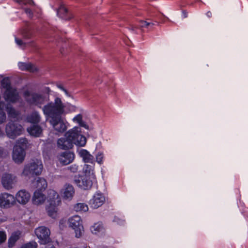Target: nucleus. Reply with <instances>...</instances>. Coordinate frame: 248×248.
<instances>
[{
  "label": "nucleus",
  "instance_id": "1",
  "mask_svg": "<svg viewBox=\"0 0 248 248\" xmlns=\"http://www.w3.org/2000/svg\"><path fill=\"white\" fill-rule=\"evenodd\" d=\"M66 106L59 97H56L54 102H50L42 108L44 114L50 118L49 123L57 134L62 133L66 130V126L61 115L66 113Z\"/></svg>",
  "mask_w": 248,
  "mask_h": 248
},
{
  "label": "nucleus",
  "instance_id": "2",
  "mask_svg": "<svg viewBox=\"0 0 248 248\" xmlns=\"http://www.w3.org/2000/svg\"><path fill=\"white\" fill-rule=\"evenodd\" d=\"M23 96L29 104L37 106L39 108H41L42 106L49 100V97L44 94L31 92L29 91L24 92Z\"/></svg>",
  "mask_w": 248,
  "mask_h": 248
},
{
  "label": "nucleus",
  "instance_id": "3",
  "mask_svg": "<svg viewBox=\"0 0 248 248\" xmlns=\"http://www.w3.org/2000/svg\"><path fill=\"white\" fill-rule=\"evenodd\" d=\"M43 169L42 161L39 159L32 160L26 164L23 170L22 175L31 178L41 174Z\"/></svg>",
  "mask_w": 248,
  "mask_h": 248
},
{
  "label": "nucleus",
  "instance_id": "4",
  "mask_svg": "<svg viewBox=\"0 0 248 248\" xmlns=\"http://www.w3.org/2000/svg\"><path fill=\"white\" fill-rule=\"evenodd\" d=\"M2 85L4 88L6 89L3 95L4 98L6 101L15 103L19 100L20 97L18 92L16 89L10 86L8 79H4L2 80Z\"/></svg>",
  "mask_w": 248,
  "mask_h": 248
},
{
  "label": "nucleus",
  "instance_id": "5",
  "mask_svg": "<svg viewBox=\"0 0 248 248\" xmlns=\"http://www.w3.org/2000/svg\"><path fill=\"white\" fill-rule=\"evenodd\" d=\"M23 130L22 126L15 122H9L5 126L6 134L12 139H15L17 136L20 135Z\"/></svg>",
  "mask_w": 248,
  "mask_h": 248
},
{
  "label": "nucleus",
  "instance_id": "6",
  "mask_svg": "<svg viewBox=\"0 0 248 248\" xmlns=\"http://www.w3.org/2000/svg\"><path fill=\"white\" fill-rule=\"evenodd\" d=\"M68 222L69 226L74 230L76 237H80L84 232L80 217L78 216H74L68 219Z\"/></svg>",
  "mask_w": 248,
  "mask_h": 248
},
{
  "label": "nucleus",
  "instance_id": "7",
  "mask_svg": "<svg viewBox=\"0 0 248 248\" xmlns=\"http://www.w3.org/2000/svg\"><path fill=\"white\" fill-rule=\"evenodd\" d=\"M35 234L39 239L40 244L46 245L51 242L49 237L50 232L46 227L41 226L35 230Z\"/></svg>",
  "mask_w": 248,
  "mask_h": 248
},
{
  "label": "nucleus",
  "instance_id": "8",
  "mask_svg": "<svg viewBox=\"0 0 248 248\" xmlns=\"http://www.w3.org/2000/svg\"><path fill=\"white\" fill-rule=\"evenodd\" d=\"M1 182L5 189L10 190L16 185L17 182V178L14 174L5 173L1 177Z\"/></svg>",
  "mask_w": 248,
  "mask_h": 248
},
{
  "label": "nucleus",
  "instance_id": "9",
  "mask_svg": "<svg viewBox=\"0 0 248 248\" xmlns=\"http://www.w3.org/2000/svg\"><path fill=\"white\" fill-rule=\"evenodd\" d=\"M71 131L67 132L63 137L58 139L57 146L62 150H67L71 148L73 145V139L72 138Z\"/></svg>",
  "mask_w": 248,
  "mask_h": 248
},
{
  "label": "nucleus",
  "instance_id": "10",
  "mask_svg": "<svg viewBox=\"0 0 248 248\" xmlns=\"http://www.w3.org/2000/svg\"><path fill=\"white\" fill-rule=\"evenodd\" d=\"M16 204L15 196L8 193H3L0 194V207L3 209H8Z\"/></svg>",
  "mask_w": 248,
  "mask_h": 248
},
{
  "label": "nucleus",
  "instance_id": "11",
  "mask_svg": "<svg viewBox=\"0 0 248 248\" xmlns=\"http://www.w3.org/2000/svg\"><path fill=\"white\" fill-rule=\"evenodd\" d=\"M71 131L72 138L73 139V144L84 146L86 143V138L79 133L78 128L74 127L70 130Z\"/></svg>",
  "mask_w": 248,
  "mask_h": 248
},
{
  "label": "nucleus",
  "instance_id": "12",
  "mask_svg": "<svg viewBox=\"0 0 248 248\" xmlns=\"http://www.w3.org/2000/svg\"><path fill=\"white\" fill-rule=\"evenodd\" d=\"M105 202V197L104 195L101 193L97 192L90 200L89 204L92 208L96 209L102 206Z\"/></svg>",
  "mask_w": 248,
  "mask_h": 248
},
{
  "label": "nucleus",
  "instance_id": "13",
  "mask_svg": "<svg viewBox=\"0 0 248 248\" xmlns=\"http://www.w3.org/2000/svg\"><path fill=\"white\" fill-rule=\"evenodd\" d=\"M62 197L66 200H71L75 194V189L72 185L66 184L60 191Z\"/></svg>",
  "mask_w": 248,
  "mask_h": 248
},
{
  "label": "nucleus",
  "instance_id": "14",
  "mask_svg": "<svg viewBox=\"0 0 248 248\" xmlns=\"http://www.w3.org/2000/svg\"><path fill=\"white\" fill-rule=\"evenodd\" d=\"M26 153L24 150L18 146H14L12 153V158L16 163H21L24 160Z\"/></svg>",
  "mask_w": 248,
  "mask_h": 248
},
{
  "label": "nucleus",
  "instance_id": "15",
  "mask_svg": "<svg viewBox=\"0 0 248 248\" xmlns=\"http://www.w3.org/2000/svg\"><path fill=\"white\" fill-rule=\"evenodd\" d=\"M47 201L50 205L54 206H59L61 203V200L59 194L53 189L48 190Z\"/></svg>",
  "mask_w": 248,
  "mask_h": 248
},
{
  "label": "nucleus",
  "instance_id": "16",
  "mask_svg": "<svg viewBox=\"0 0 248 248\" xmlns=\"http://www.w3.org/2000/svg\"><path fill=\"white\" fill-rule=\"evenodd\" d=\"M30 194L26 190L21 189L18 191L15 197L16 202L21 204H26L30 200Z\"/></svg>",
  "mask_w": 248,
  "mask_h": 248
},
{
  "label": "nucleus",
  "instance_id": "17",
  "mask_svg": "<svg viewBox=\"0 0 248 248\" xmlns=\"http://www.w3.org/2000/svg\"><path fill=\"white\" fill-rule=\"evenodd\" d=\"M75 182L78 187L83 189L90 188L93 185L92 181L86 176L80 177Z\"/></svg>",
  "mask_w": 248,
  "mask_h": 248
},
{
  "label": "nucleus",
  "instance_id": "18",
  "mask_svg": "<svg viewBox=\"0 0 248 248\" xmlns=\"http://www.w3.org/2000/svg\"><path fill=\"white\" fill-rule=\"evenodd\" d=\"M74 158V154L70 152H63L58 156L60 162L63 165L70 164L73 161Z\"/></svg>",
  "mask_w": 248,
  "mask_h": 248
},
{
  "label": "nucleus",
  "instance_id": "19",
  "mask_svg": "<svg viewBox=\"0 0 248 248\" xmlns=\"http://www.w3.org/2000/svg\"><path fill=\"white\" fill-rule=\"evenodd\" d=\"M46 199V195L40 190L34 192L32 197V203L34 205H40L43 204Z\"/></svg>",
  "mask_w": 248,
  "mask_h": 248
},
{
  "label": "nucleus",
  "instance_id": "20",
  "mask_svg": "<svg viewBox=\"0 0 248 248\" xmlns=\"http://www.w3.org/2000/svg\"><path fill=\"white\" fill-rule=\"evenodd\" d=\"M18 67L19 69L23 71H27L31 72H34L37 71V68L30 62H22L18 63Z\"/></svg>",
  "mask_w": 248,
  "mask_h": 248
},
{
  "label": "nucleus",
  "instance_id": "21",
  "mask_svg": "<svg viewBox=\"0 0 248 248\" xmlns=\"http://www.w3.org/2000/svg\"><path fill=\"white\" fill-rule=\"evenodd\" d=\"M33 186L38 190L45 189L47 186V184L46 179L41 177H38L33 182Z\"/></svg>",
  "mask_w": 248,
  "mask_h": 248
},
{
  "label": "nucleus",
  "instance_id": "22",
  "mask_svg": "<svg viewBox=\"0 0 248 248\" xmlns=\"http://www.w3.org/2000/svg\"><path fill=\"white\" fill-rule=\"evenodd\" d=\"M41 117L38 112L34 111L29 115L27 117L28 122L37 124L41 121Z\"/></svg>",
  "mask_w": 248,
  "mask_h": 248
},
{
  "label": "nucleus",
  "instance_id": "23",
  "mask_svg": "<svg viewBox=\"0 0 248 248\" xmlns=\"http://www.w3.org/2000/svg\"><path fill=\"white\" fill-rule=\"evenodd\" d=\"M79 155L82 158L85 162L93 163V157L86 150L82 149L79 152Z\"/></svg>",
  "mask_w": 248,
  "mask_h": 248
},
{
  "label": "nucleus",
  "instance_id": "24",
  "mask_svg": "<svg viewBox=\"0 0 248 248\" xmlns=\"http://www.w3.org/2000/svg\"><path fill=\"white\" fill-rule=\"evenodd\" d=\"M154 25V24L153 23L140 21L138 25H136L135 26L132 25L130 27V29L133 31H135V30L138 28H147L148 29H151Z\"/></svg>",
  "mask_w": 248,
  "mask_h": 248
},
{
  "label": "nucleus",
  "instance_id": "25",
  "mask_svg": "<svg viewBox=\"0 0 248 248\" xmlns=\"http://www.w3.org/2000/svg\"><path fill=\"white\" fill-rule=\"evenodd\" d=\"M30 135L34 137H40L42 132V129L39 125H33L27 129Z\"/></svg>",
  "mask_w": 248,
  "mask_h": 248
},
{
  "label": "nucleus",
  "instance_id": "26",
  "mask_svg": "<svg viewBox=\"0 0 248 248\" xmlns=\"http://www.w3.org/2000/svg\"><path fill=\"white\" fill-rule=\"evenodd\" d=\"M90 230L93 234H97L99 232H103L104 228L101 222H97L91 227Z\"/></svg>",
  "mask_w": 248,
  "mask_h": 248
},
{
  "label": "nucleus",
  "instance_id": "27",
  "mask_svg": "<svg viewBox=\"0 0 248 248\" xmlns=\"http://www.w3.org/2000/svg\"><path fill=\"white\" fill-rule=\"evenodd\" d=\"M58 206H54L50 205L47 206L46 210L48 215L52 218H55L57 217V213L58 211L57 207Z\"/></svg>",
  "mask_w": 248,
  "mask_h": 248
},
{
  "label": "nucleus",
  "instance_id": "28",
  "mask_svg": "<svg viewBox=\"0 0 248 248\" xmlns=\"http://www.w3.org/2000/svg\"><path fill=\"white\" fill-rule=\"evenodd\" d=\"M57 15L60 17L65 19H69L71 17L67 16L68 11L67 9L64 6H61L57 11Z\"/></svg>",
  "mask_w": 248,
  "mask_h": 248
},
{
  "label": "nucleus",
  "instance_id": "29",
  "mask_svg": "<svg viewBox=\"0 0 248 248\" xmlns=\"http://www.w3.org/2000/svg\"><path fill=\"white\" fill-rule=\"evenodd\" d=\"M20 235V232L19 231L13 233L8 240L9 246L12 247L15 243L19 239Z\"/></svg>",
  "mask_w": 248,
  "mask_h": 248
},
{
  "label": "nucleus",
  "instance_id": "30",
  "mask_svg": "<svg viewBox=\"0 0 248 248\" xmlns=\"http://www.w3.org/2000/svg\"><path fill=\"white\" fill-rule=\"evenodd\" d=\"M76 212H85L88 211V206L84 203H77L74 207Z\"/></svg>",
  "mask_w": 248,
  "mask_h": 248
},
{
  "label": "nucleus",
  "instance_id": "31",
  "mask_svg": "<svg viewBox=\"0 0 248 248\" xmlns=\"http://www.w3.org/2000/svg\"><path fill=\"white\" fill-rule=\"evenodd\" d=\"M6 110L8 114V116L12 118H16L19 115V112L15 110L10 105L7 106Z\"/></svg>",
  "mask_w": 248,
  "mask_h": 248
},
{
  "label": "nucleus",
  "instance_id": "32",
  "mask_svg": "<svg viewBox=\"0 0 248 248\" xmlns=\"http://www.w3.org/2000/svg\"><path fill=\"white\" fill-rule=\"evenodd\" d=\"M28 144V142L26 138H20L16 141V144L14 146H18L25 150Z\"/></svg>",
  "mask_w": 248,
  "mask_h": 248
},
{
  "label": "nucleus",
  "instance_id": "33",
  "mask_svg": "<svg viewBox=\"0 0 248 248\" xmlns=\"http://www.w3.org/2000/svg\"><path fill=\"white\" fill-rule=\"evenodd\" d=\"M74 122L77 123L81 126H84L85 125L84 122L82 121V115L79 114L74 117L73 119Z\"/></svg>",
  "mask_w": 248,
  "mask_h": 248
},
{
  "label": "nucleus",
  "instance_id": "34",
  "mask_svg": "<svg viewBox=\"0 0 248 248\" xmlns=\"http://www.w3.org/2000/svg\"><path fill=\"white\" fill-rule=\"evenodd\" d=\"M37 244L35 241H31L24 245L22 248H37Z\"/></svg>",
  "mask_w": 248,
  "mask_h": 248
},
{
  "label": "nucleus",
  "instance_id": "35",
  "mask_svg": "<svg viewBox=\"0 0 248 248\" xmlns=\"http://www.w3.org/2000/svg\"><path fill=\"white\" fill-rule=\"evenodd\" d=\"M83 171L86 174H89L91 173L92 171L93 170V166L92 165H85L83 169Z\"/></svg>",
  "mask_w": 248,
  "mask_h": 248
},
{
  "label": "nucleus",
  "instance_id": "36",
  "mask_svg": "<svg viewBox=\"0 0 248 248\" xmlns=\"http://www.w3.org/2000/svg\"><path fill=\"white\" fill-rule=\"evenodd\" d=\"M7 238L6 233L4 231H0V245L4 242Z\"/></svg>",
  "mask_w": 248,
  "mask_h": 248
},
{
  "label": "nucleus",
  "instance_id": "37",
  "mask_svg": "<svg viewBox=\"0 0 248 248\" xmlns=\"http://www.w3.org/2000/svg\"><path fill=\"white\" fill-rule=\"evenodd\" d=\"M57 87L60 89L61 90L63 91L65 93V94L67 96H69V97H71V94L70 93L67 91V90L66 89H65L64 87L62 86V85L61 84H57L56 85Z\"/></svg>",
  "mask_w": 248,
  "mask_h": 248
},
{
  "label": "nucleus",
  "instance_id": "38",
  "mask_svg": "<svg viewBox=\"0 0 248 248\" xmlns=\"http://www.w3.org/2000/svg\"><path fill=\"white\" fill-rule=\"evenodd\" d=\"M17 45L21 47H24L26 46L25 43H24L22 40L16 38L15 39Z\"/></svg>",
  "mask_w": 248,
  "mask_h": 248
},
{
  "label": "nucleus",
  "instance_id": "39",
  "mask_svg": "<svg viewBox=\"0 0 248 248\" xmlns=\"http://www.w3.org/2000/svg\"><path fill=\"white\" fill-rule=\"evenodd\" d=\"M103 155L102 154H98L97 155H96V161L99 163V164H101L102 163V161H103Z\"/></svg>",
  "mask_w": 248,
  "mask_h": 248
},
{
  "label": "nucleus",
  "instance_id": "40",
  "mask_svg": "<svg viewBox=\"0 0 248 248\" xmlns=\"http://www.w3.org/2000/svg\"><path fill=\"white\" fill-rule=\"evenodd\" d=\"M68 170L73 172H77L78 170V166L76 165H72L69 167Z\"/></svg>",
  "mask_w": 248,
  "mask_h": 248
},
{
  "label": "nucleus",
  "instance_id": "41",
  "mask_svg": "<svg viewBox=\"0 0 248 248\" xmlns=\"http://www.w3.org/2000/svg\"><path fill=\"white\" fill-rule=\"evenodd\" d=\"M113 221L120 225H123L124 221L117 217H115Z\"/></svg>",
  "mask_w": 248,
  "mask_h": 248
},
{
  "label": "nucleus",
  "instance_id": "42",
  "mask_svg": "<svg viewBox=\"0 0 248 248\" xmlns=\"http://www.w3.org/2000/svg\"><path fill=\"white\" fill-rule=\"evenodd\" d=\"M25 12L30 17H31L32 16V13L30 9H25Z\"/></svg>",
  "mask_w": 248,
  "mask_h": 248
},
{
  "label": "nucleus",
  "instance_id": "43",
  "mask_svg": "<svg viewBox=\"0 0 248 248\" xmlns=\"http://www.w3.org/2000/svg\"><path fill=\"white\" fill-rule=\"evenodd\" d=\"M206 16L208 17H211V16H212V13L210 11L207 12V13H206Z\"/></svg>",
  "mask_w": 248,
  "mask_h": 248
},
{
  "label": "nucleus",
  "instance_id": "44",
  "mask_svg": "<svg viewBox=\"0 0 248 248\" xmlns=\"http://www.w3.org/2000/svg\"><path fill=\"white\" fill-rule=\"evenodd\" d=\"M5 218H0V224L6 221Z\"/></svg>",
  "mask_w": 248,
  "mask_h": 248
},
{
  "label": "nucleus",
  "instance_id": "45",
  "mask_svg": "<svg viewBox=\"0 0 248 248\" xmlns=\"http://www.w3.org/2000/svg\"><path fill=\"white\" fill-rule=\"evenodd\" d=\"M183 14L184 17H187V13L186 12H183Z\"/></svg>",
  "mask_w": 248,
  "mask_h": 248
},
{
  "label": "nucleus",
  "instance_id": "46",
  "mask_svg": "<svg viewBox=\"0 0 248 248\" xmlns=\"http://www.w3.org/2000/svg\"><path fill=\"white\" fill-rule=\"evenodd\" d=\"M46 248H56L55 247H54L53 246H51V247L47 246Z\"/></svg>",
  "mask_w": 248,
  "mask_h": 248
},
{
  "label": "nucleus",
  "instance_id": "47",
  "mask_svg": "<svg viewBox=\"0 0 248 248\" xmlns=\"http://www.w3.org/2000/svg\"><path fill=\"white\" fill-rule=\"evenodd\" d=\"M2 149L0 148V153L1 154L2 152Z\"/></svg>",
  "mask_w": 248,
  "mask_h": 248
},
{
  "label": "nucleus",
  "instance_id": "48",
  "mask_svg": "<svg viewBox=\"0 0 248 248\" xmlns=\"http://www.w3.org/2000/svg\"><path fill=\"white\" fill-rule=\"evenodd\" d=\"M48 92L50 91V89L48 88Z\"/></svg>",
  "mask_w": 248,
  "mask_h": 248
}]
</instances>
